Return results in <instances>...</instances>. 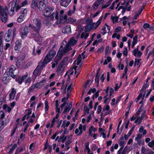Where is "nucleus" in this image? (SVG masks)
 <instances>
[{
	"instance_id": "b1692460",
	"label": "nucleus",
	"mask_w": 154,
	"mask_h": 154,
	"mask_svg": "<svg viewBox=\"0 0 154 154\" xmlns=\"http://www.w3.org/2000/svg\"><path fill=\"white\" fill-rule=\"evenodd\" d=\"M51 20L50 19V20L48 19V18H46L44 21L43 23L45 25V26L49 27L51 26V23L50 20Z\"/></svg>"
},
{
	"instance_id": "423d86ee",
	"label": "nucleus",
	"mask_w": 154,
	"mask_h": 154,
	"mask_svg": "<svg viewBox=\"0 0 154 154\" xmlns=\"http://www.w3.org/2000/svg\"><path fill=\"white\" fill-rule=\"evenodd\" d=\"M38 8L40 11H43L48 5V2L45 0H38Z\"/></svg>"
},
{
	"instance_id": "5fc2aeb1",
	"label": "nucleus",
	"mask_w": 154,
	"mask_h": 154,
	"mask_svg": "<svg viewBox=\"0 0 154 154\" xmlns=\"http://www.w3.org/2000/svg\"><path fill=\"white\" fill-rule=\"evenodd\" d=\"M110 52V50L109 49V46H106V48L105 50V55H106L108 54V53H109Z\"/></svg>"
},
{
	"instance_id": "4d7b16f0",
	"label": "nucleus",
	"mask_w": 154,
	"mask_h": 154,
	"mask_svg": "<svg viewBox=\"0 0 154 154\" xmlns=\"http://www.w3.org/2000/svg\"><path fill=\"white\" fill-rule=\"evenodd\" d=\"M9 73L10 76L12 77L13 79H15V78L16 75L14 74V72H10Z\"/></svg>"
},
{
	"instance_id": "7ed1b4c3",
	"label": "nucleus",
	"mask_w": 154,
	"mask_h": 154,
	"mask_svg": "<svg viewBox=\"0 0 154 154\" xmlns=\"http://www.w3.org/2000/svg\"><path fill=\"white\" fill-rule=\"evenodd\" d=\"M56 54V51L52 49L48 52L42 62L43 66H45L46 64L50 62Z\"/></svg>"
},
{
	"instance_id": "dca6fc26",
	"label": "nucleus",
	"mask_w": 154,
	"mask_h": 154,
	"mask_svg": "<svg viewBox=\"0 0 154 154\" xmlns=\"http://www.w3.org/2000/svg\"><path fill=\"white\" fill-rule=\"evenodd\" d=\"M62 32L64 33H67L70 34L71 33L70 25H69L64 27L62 29Z\"/></svg>"
},
{
	"instance_id": "9b49d317",
	"label": "nucleus",
	"mask_w": 154,
	"mask_h": 154,
	"mask_svg": "<svg viewBox=\"0 0 154 154\" xmlns=\"http://www.w3.org/2000/svg\"><path fill=\"white\" fill-rule=\"evenodd\" d=\"M10 120L8 118L5 119V120L2 121L1 123L0 124V132L9 122Z\"/></svg>"
},
{
	"instance_id": "6e6d98bb",
	"label": "nucleus",
	"mask_w": 154,
	"mask_h": 154,
	"mask_svg": "<svg viewBox=\"0 0 154 154\" xmlns=\"http://www.w3.org/2000/svg\"><path fill=\"white\" fill-rule=\"evenodd\" d=\"M128 49L126 47L124 48V50L123 52V54L124 56H127L128 55Z\"/></svg>"
},
{
	"instance_id": "cd10ccee",
	"label": "nucleus",
	"mask_w": 154,
	"mask_h": 154,
	"mask_svg": "<svg viewBox=\"0 0 154 154\" xmlns=\"http://www.w3.org/2000/svg\"><path fill=\"white\" fill-rule=\"evenodd\" d=\"M23 148L22 147H18L17 148L15 152V154H18L23 151Z\"/></svg>"
},
{
	"instance_id": "c9c22d12",
	"label": "nucleus",
	"mask_w": 154,
	"mask_h": 154,
	"mask_svg": "<svg viewBox=\"0 0 154 154\" xmlns=\"http://www.w3.org/2000/svg\"><path fill=\"white\" fill-rule=\"evenodd\" d=\"M101 0H97L94 2L93 4V6H95L96 7H98L100 4V2Z\"/></svg>"
},
{
	"instance_id": "09e8293b",
	"label": "nucleus",
	"mask_w": 154,
	"mask_h": 154,
	"mask_svg": "<svg viewBox=\"0 0 154 154\" xmlns=\"http://www.w3.org/2000/svg\"><path fill=\"white\" fill-rule=\"evenodd\" d=\"M141 59H137L136 58H135L134 65L136 66V65H138L140 63V61Z\"/></svg>"
},
{
	"instance_id": "774afa93",
	"label": "nucleus",
	"mask_w": 154,
	"mask_h": 154,
	"mask_svg": "<svg viewBox=\"0 0 154 154\" xmlns=\"http://www.w3.org/2000/svg\"><path fill=\"white\" fill-rule=\"evenodd\" d=\"M57 128H58L60 127V126L62 124V120H61L60 121L58 120L57 122Z\"/></svg>"
},
{
	"instance_id": "a211bd4d",
	"label": "nucleus",
	"mask_w": 154,
	"mask_h": 154,
	"mask_svg": "<svg viewBox=\"0 0 154 154\" xmlns=\"http://www.w3.org/2000/svg\"><path fill=\"white\" fill-rule=\"evenodd\" d=\"M72 49V48L68 44H67L61 50V51L64 54H65L68 52L70 50Z\"/></svg>"
},
{
	"instance_id": "ea45409f",
	"label": "nucleus",
	"mask_w": 154,
	"mask_h": 154,
	"mask_svg": "<svg viewBox=\"0 0 154 154\" xmlns=\"http://www.w3.org/2000/svg\"><path fill=\"white\" fill-rule=\"evenodd\" d=\"M119 17L117 16H112L111 18V19L113 21V23H114V21L115 20V22L116 23H117L118 22V20Z\"/></svg>"
},
{
	"instance_id": "2f4dec72",
	"label": "nucleus",
	"mask_w": 154,
	"mask_h": 154,
	"mask_svg": "<svg viewBox=\"0 0 154 154\" xmlns=\"http://www.w3.org/2000/svg\"><path fill=\"white\" fill-rule=\"evenodd\" d=\"M17 147V145L16 143H14L12 147L10 148L9 152V153L12 152Z\"/></svg>"
},
{
	"instance_id": "37998d69",
	"label": "nucleus",
	"mask_w": 154,
	"mask_h": 154,
	"mask_svg": "<svg viewBox=\"0 0 154 154\" xmlns=\"http://www.w3.org/2000/svg\"><path fill=\"white\" fill-rule=\"evenodd\" d=\"M100 77L96 76L95 78V82H96L97 84V87H98L99 85V81H100Z\"/></svg>"
},
{
	"instance_id": "bb28decb",
	"label": "nucleus",
	"mask_w": 154,
	"mask_h": 154,
	"mask_svg": "<svg viewBox=\"0 0 154 154\" xmlns=\"http://www.w3.org/2000/svg\"><path fill=\"white\" fill-rule=\"evenodd\" d=\"M76 21V19H75L71 17H69L67 19V23L70 24H73Z\"/></svg>"
},
{
	"instance_id": "bf43d9fd",
	"label": "nucleus",
	"mask_w": 154,
	"mask_h": 154,
	"mask_svg": "<svg viewBox=\"0 0 154 154\" xmlns=\"http://www.w3.org/2000/svg\"><path fill=\"white\" fill-rule=\"evenodd\" d=\"M56 121L54 119V118H53L51 122V124L50 126V128H52L54 127L55 122Z\"/></svg>"
},
{
	"instance_id": "680f3d73",
	"label": "nucleus",
	"mask_w": 154,
	"mask_h": 154,
	"mask_svg": "<svg viewBox=\"0 0 154 154\" xmlns=\"http://www.w3.org/2000/svg\"><path fill=\"white\" fill-rule=\"evenodd\" d=\"M135 128L134 126H133L129 131L128 132V134H129V136H130L131 135L132 133L133 130Z\"/></svg>"
},
{
	"instance_id": "052dcab7",
	"label": "nucleus",
	"mask_w": 154,
	"mask_h": 154,
	"mask_svg": "<svg viewBox=\"0 0 154 154\" xmlns=\"http://www.w3.org/2000/svg\"><path fill=\"white\" fill-rule=\"evenodd\" d=\"M136 119V120H137L138 121V124L139 125L141 123L142 121L143 120V119L140 118V117H138Z\"/></svg>"
},
{
	"instance_id": "ddd939ff",
	"label": "nucleus",
	"mask_w": 154,
	"mask_h": 154,
	"mask_svg": "<svg viewBox=\"0 0 154 154\" xmlns=\"http://www.w3.org/2000/svg\"><path fill=\"white\" fill-rule=\"evenodd\" d=\"M27 76V75H24L22 76H18L16 78L15 81L19 85H20L22 84L23 82L24 81L25 79H26Z\"/></svg>"
},
{
	"instance_id": "e2e57ef3",
	"label": "nucleus",
	"mask_w": 154,
	"mask_h": 154,
	"mask_svg": "<svg viewBox=\"0 0 154 154\" xmlns=\"http://www.w3.org/2000/svg\"><path fill=\"white\" fill-rule=\"evenodd\" d=\"M121 30V28L120 26H118L115 30V32L118 33Z\"/></svg>"
},
{
	"instance_id": "f03ea898",
	"label": "nucleus",
	"mask_w": 154,
	"mask_h": 154,
	"mask_svg": "<svg viewBox=\"0 0 154 154\" xmlns=\"http://www.w3.org/2000/svg\"><path fill=\"white\" fill-rule=\"evenodd\" d=\"M33 23H29V27L35 32L37 34H39L40 31L42 27V21L38 18H34L33 19Z\"/></svg>"
},
{
	"instance_id": "58836bf2",
	"label": "nucleus",
	"mask_w": 154,
	"mask_h": 154,
	"mask_svg": "<svg viewBox=\"0 0 154 154\" xmlns=\"http://www.w3.org/2000/svg\"><path fill=\"white\" fill-rule=\"evenodd\" d=\"M45 112H46L48 111L49 109V106H48V101H47V100H46L45 101Z\"/></svg>"
},
{
	"instance_id": "412c9836",
	"label": "nucleus",
	"mask_w": 154,
	"mask_h": 154,
	"mask_svg": "<svg viewBox=\"0 0 154 154\" xmlns=\"http://www.w3.org/2000/svg\"><path fill=\"white\" fill-rule=\"evenodd\" d=\"M110 106L109 105L107 104L106 107L103 108V112H104L105 111H107L105 113L104 115V116H106L109 114L111 112V110H109Z\"/></svg>"
},
{
	"instance_id": "39448f33",
	"label": "nucleus",
	"mask_w": 154,
	"mask_h": 154,
	"mask_svg": "<svg viewBox=\"0 0 154 154\" xmlns=\"http://www.w3.org/2000/svg\"><path fill=\"white\" fill-rule=\"evenodd\" d=\"M68 59V58L67 57L64 58L60 64L59 65L58 68L56 70V72L58 75H60L63 72L64 69V67H63V66L66 63Z\"/></svg>"
},
{
	"instance_id": "4468645a",
	"label": "nucleus",
	"mask_w": 154,
	"mask_h": 154,
	"mask_svg": "<svg viewBox=\"0 0 154 154\" xmlns=\"http://www.w3.org/2000/svg\"><path fill=\"white\" fill-rule=\"evenodd\" d=\"M16 93V90L14 88H11V91L9 94V100H14Z\"/></svg>"
},
{
	"instance_id": "79ce46f5",
	"label": "nucleus",
	"mask_w": 154,
	"mask_h": 154,
	"mask_svg": "<svg viewBox=\"0 0 154 154\" xmlns=\"http://www.w3.org/2000/svg\"><path fill=\"white\" fill-rule=\"evenodd\" d=\"M65 121H63V122L62 125L61 126V127H63V128L64 129L63 132L64 133H66V131H67V133H68V132H69V131H67V128H65V126H64V125H65Z\"/></svg>"
},
{
	"instance_id": "c03bdc74",
	"label": "nucleus",
	"mask_w": 154,
	"mask_h": 154,
	"mask_svg": "<svg viewBox=\"0 0 154 154\" xmlns=\"http://www.w3.org/2000/svg\"><path fill=\"white\" fill-rule=\"evenodd\" d=\"M5 113L3 111H0V121L3 119L5 116Z\"/></svg>"
},
{
	"instance_id": "338daca9",
	"label": "nucleus",
	"mask_w": 154,
	"mask_h": 154,
	"mask_svg": "<svg viewBox=\"0 0 154 154\" xmlns=\"http://www.w3.org/2000/svg\"><path fill=\"white\" fill-rule=\"evenodd\" d=\"M101 107V106L100 105H99L98 106L97 111V112L98 114H100L102 110Z\"/></svg>"
},
{
	"instance_id": "2eb2a0df",
	"label": "nucleus",
	"mask_w": 154,
	"mask_h": 154,
	"mask_svg": "<svg viewBox=\"0 0 154 154\" xmlns=\"http://www.w3.org/2000/svg\"><path fill=\"white\" fill-rule=\"evenodd\" d=\"M14 50L15 51H17L18 52L20 51L22 45L21 41L19 40H17L15 43Z\"/></svg>"
},
{
	"instance_id": "e433bc0d",
	"label": "nucleus",
	"mask_w": 154,
	"mask_h": 154,
	"mask_svg": "<svg viewBox=\"0 0 154 154\" xmlns=\"http://www.w3.org/2000/svg\"><path fill=\"white\" fill-rule=\"evenodd\" d=\"M111 3V2L109 0L108 1L106 2V4L102 5V9L106 8L107 7H108L110 5Z\"/></svg>"
},
{
	"instance_id": "7c9ffc66",
	"label": "nucleus",
	"mask_w": 154,
	"mask_h": 154,
	"mask_svg": "<svg viewBox=\"0 0 154 154\" xmlns=\"http://www.w3.org/2000/svg\"><path fill=\"white\" fill-rule=\"evenodd\" d=\"M143 108L144 106L141 105L139 109L136 112L137 116H139L140 114V112L143 110Z\"/></svg>"
},
{
	"instance_id": "aec40b11",
	"label": "nucleus",
	"mask_w": 154,
	"mask_h": 154,
	"mask_svg": "<svg viewBox=\"0 0 154 154\" xmlns=\"http://www.w3.org/2000/svg\"><path fill=\"white\" fill-rule=\"evenodd\" d=\"M72 102H71L69 103L68 107H65V109L63 112V114H66L69 112L72 108Z\"/></svg>"
},
{
	"instance_id": "473e14b6",
	"label": "nucleus",
	"mask_w": 154,
	"mask_h": 154,
	"mask_svg": "<svg viewBox=\"0 0 154 154\" xmlns=\"http://www.w3.org/2000/svg\"><path fill=\"white\" fill-rule=\"evenodd\" d=\"M21 14L24 15V16H26V15L27 12V9L26 8H22L21 9V11L20 12Z\"/></svg>"
},
{
	"instance_id": "9d476101",
	"label": "nucleus",
	"mask_w": 154,
	"mask_h": 154,
	"mask_svg": "<svg viewBox=\"0 0 154 154\" xmlns=\"http://www.w3.org/2000/svg\"><path fill=\"white\" fill-rule=\"evenodd\" d=\"M0 17L3 22L4 23L6 22L8 19V14L5 11L4 9L3 11H2V13L0 14Z\"/></svg>"
},
{
	"instance_id": "f257e3e1",
	"label": "nucleus",
	"mask_w": 154,
	"mask_h": 154,
	"mask_svg": "<svg viewBox=\"0 0 154 154\" xmlns=\"http://www.w3.org/2000/svg\"><path fill=\"white\" fill-rule=\"evenodd\" d=\"M54 10V8L48 5L44 10L43 15L47 17H48L51 20H53L55 17V19H58V12L57 11H54L52 13Z\"/></svg>"
},
{
	"instance_id": "13d9d810",
	"label": "nucleus",
	"mask_w": 154,
	"mask_h": 154,
	"mask_svg": "<svg viewBox=\"0 0 154 154\" xmlns=\"http://www.w3.org/2000/svg\"><path fill=\"white\" fill-rule=\"evenodd\" d=\"M140 14L137 11L136 12V14L134 15L133 17V19L136 20L137 19V17H138Z\"/></svg>"
},
{
	"instance_id": "4be33fe9",
	"label": "nucleus",
	"mask_w": 154,
	"mask_h": 154,
	"mask_svg": "<svg viewBox=\"0 0 154 154\" xmlns=\"http://www.w3.org/2000/svg\"><path fill=\"white\" fill-rule=\"evenodd\" d=\"M38 0H32L31 5V7L32 8L35 9L38 6Z\"/></svg>"
},
{
	"instance_id": "8fccbe9b",
	"label": "nucleus",
	"mask_w": 154,
	"mask_h": 154,
	"mask_svg": "<svg viewBox=\"0 0 154 154\" xmlns=\"http://www.w3.org/2000/svg\"><path fill=\"white\" fill-rule=\"evenodd\" d=\"M94 129V127L93 126H91L89 129V136H91L92 137L93 135V134L92 133V131Z\"/></svg>"
},
{
	"instance_id": "72a5a7b5",
	"label": "nucleus",
	"mask_w": 154,
	"mask_h": 154,
	"mask_svg": "<svg viewBox=\"0 0 154 154\" xmlns=\"http://www.w3.org/2000/svg\"><path fill=\"white\" fill-rule=\"evenodd\" d=\"M85 145V149L88 150V153L90 152V149L89 147V142H87L86 143Z\"/></svg>"
},
{
	"instance_id": "49530a36",
	"label": "nucleus",
	"mask_w": 154,
	"mask_h": 154,
	"mask_svg": "<svg viewBox=\"0 0 154 154\" xmlns=\"http://www.w3.org/2000/svg\"><path fill=\"white\" fill-rule=\"evenodd\" d=\"M84 112H86L87 114H88L89 113V111L90 110V109L88 108L87 106H84Z\"/></svg>"
},
{
	"instance_id": "20e7f679",
	"label": "nucleus",
	"mask_w": 154,
	"mask_h": 154,
	"mask_svg": "<svg viewBox=\"0 0 154 154\" xmlns=\"http://www.w3.org/2000/svg\"><path fill=\"white\" fill-rule=\"evenodd\" d=\"M45 66H43L42 63L40 62L34 71L32 75V78L35 80L38 76L40 75L43 68Z\"/></svg>"
},
{
	"instance_id": "393cba45",
	"label": "nucleus",
	"mask_w": 154,
	"mask_h": 154,
	"mask_svg": "<svg viewBox=\"0 0 154 154\" xmlns=\"http://www.w3.org/2000/svg\"><path fill=\"white\" fill-rule=\"evenodd\" d=\"M64 54L60 49L58 51L56 57H57L59 59L61 60L63 57V54Z\"/></svg>"
},
{
	"instance_id": "4c0bfd02",
	"label": "nucleus",
	"mask_w": 154,
	"mask_h": 154,
	"mask_svg": "<svg viewBox=\"0 0 154 154\" xmlns=\"http://www.w3.org/2000/svg\"><path fill=\"white\" fill-rule=\"evenodd\" d=\"M16 69V68L14 66L11 65L9 68V72H14Z\"/></svg>"
},
{
	"instance_id": "f704fd0d",
	"label": "nucleus",
	"mask_w": 154,
	"mask_h": 154,
	"mask_svg": "<svg viewBox=\"0 0 154 154\" xmlns=\"http://www.w3.org/2000/svg\"><path fill=\"white\" fill-rule=\"evenodd\" d=\"M82 60V58L80 54H79L78 55V56L77 59V61L76 64L77 65H78L81 62Z\"/></svg>"
},
{
	"instance_id": "6ab92c4d",
	"label": "nucleus",
	"mask_w": 154,
	"mask_h": 154,
	"mask_svg": "<svg viewBox=\"0 0 154 154\" xmlns=\"http://www.w3.org/2000/svg\"><path fill=\"white\" fill-rule=\"evenodd\" d=\"M72 0H61L60 4L61 6L67 7L70 3Z\"/></svg>"
},
{
	"instance_id": "69168bd1",
	"label": "nucleus",
	"mask_w": 154,
	"mask_h": 154,
	"mask_svg": "<svg viewBox=\"0 0 154 154\" xmlns=\"http://www.w3.org/2000/svg\"><path fill=\"white\" fill-rule=\"evenodd\" d=\"M142 134H138L137 136V137L135 138V140H141V138L142 137Z\"/></svg>"
},
{
	"instance_id": "0eeeda50",
	"label": "nucleus",
	"mask_w": 154,
	"mask_h": 154,
	"mask_svg": "<svg viewBox=\"0 0 154 154\" xmlns=\"http://www.w3.org/2000/svg\"><path fill=\"white\" fill-rule=\"evenodd\" d=\"M11 7L10 11L12 12V14H14L15 13L14 12L15 9L16 12L20 8L21 6H19L17 1L13 2L11 4Z\"/></svg>"
},
{
	"instance_id": "603ef678",
	"label": "nucleus",
	"mask_w": 154,
	"mask_h": 154,
	"mask_svg": "<svg viewBox=\"0 0 154 154\" xmlns=\"http://www.w3.org/2000/svg\"><path fill=\"white\" fill-rule=\"evenodd\" d=\"M86 22L87 23L86 24H88L89 25H91L92 24H91L92 22V20L91 19H90L89 18H88L86 20Z\"/></svg>"
},
{
	"instance_id": "6e6552de",
	"label": "nucleus",
	"mask_w": 154,
	"mask_h": 154,
	"mask_svg": "<svg viewBox=\"0 0 154 154\" xmlns=\"http://www.w3.org/2000/svg\"><path fill=\"white\" fill-rule=\"evenodd\" d=\"M58 19H56L57 20L56 23L57 24L64 23L65 21L67 20L68 18L66 15H59V14L58 15Z\"/></svg>"
},
{
	"instance_id": "a19ab883",
	"label": "nucleus",
	"mask_w": 154,
	"mask_h": 154,
	"mask_svg": "<svg viewBox=\"0 0 154 154\" xmlns=\"http://www.w3.org/2000/svg\"><path fill=\"white\" fill-rule=\"evenodd\" d=\"M138 35H135L133 37L132 43L134 44H137L138 42Z\"/></svg>"
},
{
	"instance_id": "5701e85b",
	"label": "nucleus",
	"mask_w": 154,
	"mask_h": 154,
	"mask_svg": "<svg viewBox=\"0 0 154 154\" xmlns=\"http://www.w3.org/2000/svg\"><path fill=\"white\" fill-rule=\"evenodd\" d=\"M77 43V41L73 38H71L69 41L68 44L70 45L73 46L76 45Z\"/></svg>"
},
{
	"instance_id": "de8ad7c7",
	"label": "nucleus",
	"mask_w": 154,
	"mask_h": 154,
	"mask_svg": "<svg viewBox=\"0 0 154 154\" xmlns=\"http://www.w3.org/2000/svg\"><path fill=\"white\" fill-rule=\"evenodd\" d=\"M148 145L151 148L154 146V140H152L151 142H149Z\"/></svg>"
},
{
	"instance_id": "1a4fd4ad",
	"label": "nucleus",
	"mask_w": 154,
	"mask_h": 154,
	"mask_svg": "<svg viewBox=\"0 0 154 154\" xmlns=\"http://www.w3.org/2000/svg\"><path fill=\"white\" fill-rule=\"evenodd\" d=\"M29 32V29L26 26L23 29L21 30V35L22 38L24 39L27 36Z\"/></svg>"
},
{
	"instance_id": "0e129e2a",
	"label": "nucleus",
	"mask_w": 154,
	"mask_h": 154,
	"mask_svg": "<svg viewBox=\"0 0 154 154\" xmlns=\"http://www.w3.org/2000/svg\"><path fill=\"white\" fill-rule=\"evenodd\" d=\"M121 64V62H120L119 64L118 65V67L120 69L122 70L124 69V65L123 64Z\"/></svg>"
},
{
	"instance_id": "f3484780",
	"label": "nucleus",
	"mask_w": 154,
	"mask_h": 154,
	"mask_svg": "<svg viewBox=\"0 0 154 154\" xmlns=\"http://www.w3.org/2000/svg\"><path fill=\"white\" fill-rule=\"evenodd\" d=\"M9 76L8 74H4L2 78V81L4 84H7L9 82Z\"/></svg>"
},
{
	"instance_id": "c85d7f7f",
	"label": "nucleus",
	"mask_w": 154,
	"mask_h": 154,
	"mask_svg": "<svg viewBox=\"0 0 154 154\" xmlns=\"http://www.w3.org/2000/svg\"><path fill=\"white\" fill-rule=\"evenodd\" d=\"M26 16L21 14V15L17 19V22L19 23H21L24 20Z\"/></svg>"
},
{
	"instance_id": "3c124183",
	"label": "nucleus",
	"mask_w": 154,
	"mask_h": 154,
	"mask_svg": "<svg viewBox=\"0 0 154 154\" xmlns=\"http://www.w3.org/2000/svg\"><path fill=\"white\" fill-rule=\"evenodd\" d=\"M2 33H3V32H0V47H3V44H2L3 36L2 35H1V34Z\"/></svg>"
},
{
	"instance_id": "f8f14e48",
	"label": "nucleus",
	"mask_w": 154,
	"mask_h": 154,
	"mask_svg": "<svg viewBox=\"0 0 154 154\" xmlns=\"http://www.w3.org/2000/svg\"><path fill=\"white\" fill-rule=\"evenodd\" d=\"M132 53L134 56L138 58L141 57L143 54V53L139 50L138 46L132 51Z\"/></svg>"
},
{
	"instance_id": "a18cd8bd",
	"label": "nucleus",
	"mask_w": 154,
	"mask_h": 154,
	"mask_svg": "<svg viewBox=\"0 0 154 154\" xmlns=\"http://www.w3.org/2000/svg\"><path fill=\"white\" fill-rule=\"evenodd\" d=\"M17 29L16 28L14 27L13 28L12 31V38L13 39L15 37V35H16V32Z\"/></svg>"
},
{
	"instance_id": "864d4df0",
	"label": "nucleus",
	"mask_w": 154,
	"mask_h": 154,
	"mask_svg": "<svg viewBox=\"0 0 154 154\" xmlns=\"http://www.w3.org/2000/svg\"><path fill=\"white\" fill-rule=\"evenodd\" d=\"M150 26V25L147 23H144L143 25V28L144 29H146L149 28Z\"/></svg>"
},
{
	"instance_id": "c756f323",
	"label": "nucleus",
	"mask_w": 154,
	"mask_h": 154,
	"mask_svg": "<svg viewBox=\"0 0 154 154\" xmlns=\"http://www.w3.org/2000/svg\"><path fill=\"white\" fill-rule=\"evenodd\" d=\"M112 60L110 56H108L107 57V59L105 60L103 63L104 65H107L108 63L110 62Z\"/></svg>"
},
{
	"instance_id": "a878e982",
	"label": "nucleus",
	"mask_w": 154,
	"mask_h": 154,
	"mask_svg": "<svg viewBox=\"0 0 154 154\" xmlns=\"http://www.w3.org/2000/svg\"><path fill=\"white\" fill-rule=\"evenodd\" d=\"M94 23L91 25L87 24V25L85 26V29L87 31L91 30L94 27Z\"/></svg>"
}]
</instances>
